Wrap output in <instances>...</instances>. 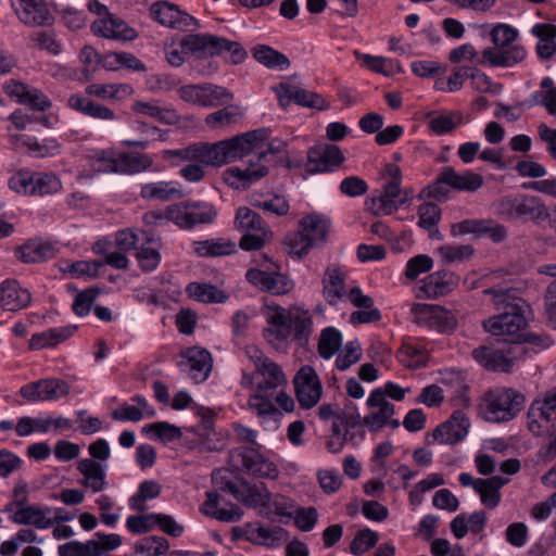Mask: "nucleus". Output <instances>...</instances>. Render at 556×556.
Segmentation results:
<instances>
[{"instance_id":"46","label":"nucleus","mask_w":556,"mask_h":556,"mask_svg":"<svg viewBox=\"0 0 556 556\" xmlns=\"http://www.w3.org/2000/svg\"><path fill=\"white\" fill-rule=\"evenodd\" d=\"M235 227L241 232H268V226L262 216L247 206H240L236 212Z\"/></svg>"},{"instance_id":"9","label":"nucleus","mask_w":556,"mask_h":556,"mask_svg":"<svg viewBox=\"0 0 556 556\" xmlns=\"http://www.w3.org/2000/svg\"><path fill=\"white\" fill-rule=\"evenodd\" d=\"M228 464L233 470L254 478L275 480L279 476L277 464L255 447L232 448L228 455Z\"/></svg>"},{"instance_id":"52","label":"nucleus","mask_w":556,"mask_h":556,"mask_svg":"<svg viewBox=\"0 0 556 556\" xmlns=\"http://www.w3.org/2000/svg\"><path fill=\"white\" fill-rule=\"evenodd\" d=\"M242 116L238 106L227 105L226 108L208 114L205 124L211 129L228 127L237 123Z\"/></svg>"},{"instance_id":"64","label":"nucleus","mask_w":556,"mask_h":556,"mask_svg":"<svg viewBox=\"0 0 556 556\" xmlns=\"http://www.w3.org/2000/svg\"><path fill=\"white\" fill-rule=\"evenodd\" d=\"M358 422H361V415L354 406L351 407V412L341 410L332 419L331 434L346 437L348 429Z\"/></svg>"},{"instance_id":"55","label":"nucleus","mask_w":556,"mask_h":556,"mask_svg":"<svg viewBox=\"0 0 556 556\" xmlns=\"http://www.w3.org/2000/svg\"><path fill=\"white\" fill-rule=\"evenodd\" d=\"M444 484V479L441 473L432 472L429 473L425 479L416 483L413 490L409 492L408 501L414 507L419 506L424 501V495L430 490L441 486Z\"/></svg>"},{"instance_id":"30","label":"nucleus","mask_w":556,"mask_h":556,"mask_svg":"<svg viewBox=\"0 0 556 556\" xmlns=\"http://www.w3.org/2000/svg\"><path fill=\"white\" fill-rule=\"evenodd\" d=\"M201 511L208 517L223 522L239 521L243 515L241 508L228 503L218 492H206V500L201 506Z\"/></svg>"},{"instance_id":"18","label":"nucleus","mask_w":556,"mask_h":556,"mask_svg":"<svg viewBox=\"0 0 556 556\" xmlns=\"http://www.w3.org/2000/svg\"><path fill=\"white\" fill-rule=\"evenodd\" d=\"M293 384L301 408L311 409L317 405L323 395V383L312 366L300 367L294 375Z\"/></svg>"},{"instance_id":"33","label":"nucleus","mask_w":556,"mask_h":556,"mask_svg":"<svg viewBox=\"0 0 556 556\" xmlns=\"http://www.w3.org/2000/svg\"><path fill=\"white\" fill-rule=\"evenodd\" d=\"M153 159L148 154L122 153L117 156L106 157V173L138 174L149 169Z\"/></svg>"},{"instance_id":"59","label":"nucleus","mask_w":556,"mask_h":556,"mask_svg":"<svg viewBox=\"0 0 556 556\" xmlns=\"http://www.w3.org/2000/svg\"><path fill=\"white\" fill-rule=\"evenodd\" d=\"M161 493V485L154 480H146L140 483L138 491L130 498V508L137 511L147 509L146 501L157 497Z\"/></svg>"},{"instance_id":"25","label":"nucleus","mask_w":556,"mask_h":556,"mask_svg":"<svg viewBox=\"0 0 556 556\" xmlns=\"http://www.w3.org/2000/svg\"><path fill=\"white\" fill-rule=\"evenodd\" d=\"M13 5L18 20L27 26H50L54 22L45 0H15Z\"/></svg>"},{"instance_id":"35","label":"nucleus","mask_w":556,"mask_h":556,"mask_svg":"<svg viewBox=\"0 0 556 556\" xmlns=\"http://www.w3.org/2000/svg\"><path fill=\"white\" fill-rule=\"evenodd\" d=\"M15 497L20 508L12 517L14 523L33 525L38 529H48L53 526V520L46 517L45 510L37 506H24L26 501L24 491L15 490Z\"/></svg>"},{"instance_id":"48","label":"nucleus","mask_w":556,"mask_h":556,"mask_svg":"<svg viewBox=\"0 0 556 556\" xmlns=\"http://www.w3.org/2000/svg\"><path fill=\"white\" fill-rule=\"evenodd\" d=\"M186 291L190 298L203 303H223L227 299L222 290L208 283L191 282Z\"/></svg>"},{"instance_id":"16","label":"nucleus","mask_w":556,"mask_h":556,"mask_svg":"<svg viewBox=\"0 0 556 556\" xmlns=\"http://www.w3.org/2000/svg\"><path fill=\"white\" fill-rule=\"evenodd\" d=\"M498 213L507 218L530 216L540 222L547 216V207L535 197L527 194L506 195L497 203Z\"/></svg>"},{"instance_id":"29","label":"nucleus","mask_w":556,"mask_h":556,"mask_svg":"<svg viewBox=\"0 0 556 556\" xmlns=\"http://www.w3.org/2000/svg\"><path fill=\"white\" fill-rule=\"evenodd\" d=\"M184 362L180 366H185L188 375L195 383L204 382L212 370L213 358L211 353L202 348L193 346L182 352Z\"/></svg>"},{"instance_id":"39","label":"nucleus","mask_w":556,"mask_h":556,"mask_svg":"<svg viewBox=\"0 0 556 556\" xmlns=\"http://www.w3.org/2000/svg\"><path fill=\"white\" fill-rule=\"evenodd\" d=\"M508 483V479L501 476H493L491 478H478L476 492L480 496V501L488 509H494L498 506L502 494L501 489Z\"/></svg>"},{"instance_id":"15","label":"nucleus","mask_w":556,"mask_h":556,"mask_svg":"<svg viewBox=\"0 0 556 556\" xmlns=\"http://www.w3.org/2000/svg\"><path fill=\"white\" fill-rule=\"evenodd\" d=\"M413 321L438 332H451L457 326L452 311L437 304L416 303L412 306Z\"/></svg>"},{"instance_id":"26","label":"nucleus","mask_w":556,"mask_h":556,"mask_svg":"<svg viewBox=\"0 0 556 556\" xmlns=\"http://www.w3.org/2000/svg\"><path fill=\"white\" fill-rule=\"evenodd\" d=\"M279 103L282 106L289 105L291 102H295L302 106L325 110L329 105L326 100L318 93L302 89L300 87L281 83L276 88Z\"/></svg>"},{"instance_id":"51","label":"nucleus","mask_w":556,"mask_h":556,"mask_svg":"<svg viewBox=\"0 0 556 556\" xmlns=\"http://www.w3.org/2000/svg\"><path fill=\"white\" fill-rule=\"evenodd\" d=\"M253 56L263 65L271 68L285 70L290 64L285 54L265 45L256 46L253 49Z\"/></svg>"},{"instance_id":"24","label":"nucleus","mask_w":556,"mask_h":556,"mask_svg":"<svg viewBox=\"0 0 556 556\" xmlns=\"http://www.w3.org/2000/svg\"><path fill=\"white\" fill-rule=\"evenodd\" d=\"M307 157L306 172L309 174L332 172L344 162L341 149L334 144L314 147Z\"/></svg>"},{"instance_id":"11","label":"nucleus","mask_w":556,"mask_h":556,"mask_svg":"<svg viewBox=\"0 0 556 556\" xmlns=\"http://www.w3.org/2000/svg\"><path fill=\"white\" fill-rule=\"evenodd\" d=\"M201 146H210V142H195L186 148L176 150H166L163 157L167 160L170 166H181L178 175L188 182L197 184L205 178V167L214 166L213 163H206L197 155Z\"/></svg>"},{"instance_id":"43","label":"nucleus","mask_w":556,"mask_h":556,"mask_svg":"<svg viewBox=\"0 0 556 556\" xmlns=\"http://www.w3.org/2000/svg\"><path fill=\"white\" fill-rule=\"evenodd\" d=\"M15 255L24 263H39L53 257L54 249L48 242L30 240L18 247Z\"/></svg>"},{"instance_id":"37","label":"nucleus","mask_w":556,"mask_h":556,"mask_svg":"<svg viewBox=\"0 0 556 556\" xmlns=\"http://www.w3.org/2000/svg\"><path fill=\"white\" fill-rule=\"evenodd\" d=\"M268 174V168L265 165L258 164L245 168L238 166L229 167L223 173L224 181L231 188H247L251 184L260 180Z\"/></svg>"},{"instance_id":"42","label":"nucleus","mask_w":556,"mask_h":556,"mask_svg":"<svg viewBox=\"0 0 556 556\" xmlns=\"http://www.w3.org/2000/svg\"><path fill=\"white\" fill-rule=\"evenodd\" d=\"M132 110L138 114L153 118L165 125L176 124L179 119L175 110L161 106L156 100L136 101L132 104Z\"/></svg>"},{"instance_id":"60","label":"nucleus","mask_w":556,"mask_h":556,"mask_svg":"<svg viewBox=\"0 0 556 556\" xmlns=\"http://www.w3.org/2000/svg\"><path fill=\"white\" fill-rule=\"evenodd\" d=\"M464 123V116L460 112L450 114H440L429 119V128L437 135H445L453 131L457 126Z\"/></svg>"},{"instance_id":"50","label":"nucleus","mask_w":556,"mask_h":556,"mask_svg":"<svg viewBox=\"0 0 556 556\" xmlns=\"http://www.w3.org/2000/svg\"><path fill=\"white\" fill-rule=\"evenodd\" d=\"M78 470L85 477V484L94 492L102 490L104 485L103 470L99 463L93 459H83L78 463Z\"/></svg>"},{"instance_id":"32","label":"nucleus","mask_w":556,"mask_h":556,"mask_svg":"<svg viewBox=\"0 0 556 556\" xmlns=\"http://www.w3.org/2000/svg\"><path fill=\"white\" fill-rule=\"evenodd\" d=\"M247 280L262 291L281 295L288 293L293 283L285 275L267 273L257 268H251L245 274Z\"/></svg>"},{"instance_id":"54","label":"nucleus","mask_w":556,"mask_h":556,"mask_svg":"<svg viewBox=\"0 0 556 556\" xmlns=\"http://www.w3.org/2000/svg\"><path fill=\"white\" fill-rule=\"evenodd\" d=\"M137 36V31L124 20L106 12V38L119 41H130Z\"/></svg>"},{"instance_id":"20","label":"nucleus","mask_w":556,"mask_h":556,"mask_svg":"<svg viewBox=\"0 0 556 556\" xmlns=\"http://www.w3.org/2000/svg\"><path fill=\"white\" fill-rule=\"evenodd\" d=\"M150 13L160 24L170 28L186 30L199 27L198 21L192 15L167 1L153 3Z\"/></svg>"},{"instance_id":"27","label":"nucleus","mask_w":556,"mask_h":556,"mask_svg":"<svg viewBox=\"0 0 556 556\" xmlns=\"http://www.w3.org/2000/svg\"><path fill=\"white\" fill-rule=\"evenodd\" d=\"M243 538L254 544L276 548L288 539L287 531L278 526H265L258 522L248 523L243 527Z\"/></svg>"},{"instance_id":"49","label":"nucleus","mask_w":556,"mask_h":556,"mask_svg":"<svg viewBox=\"0 0 556 556\" xmlns=\"http://www.w3.org/2000/svg\"><path fill=\"white\" fill-rule=\"evenodd\" d=\"M104 551V542L88 541L81 543L71 541L59 546V556H100Z\"/></svg>"},{"instance_id":"47","label":"nucleus","mask_w":556,"mask_h":556,"mask_svg":"<svg viewBox=\"0 0 556 556\" xmlns=\"http://www.w3.org/2000/svg\"><path fill=\"white\" fill-rule=\"evenodd\" d=\"M142 432L152 440H159L164 444L179 440L182 432L179 427L167 421H156L146 425Z\"/></svg>"},{"instance_id":"45","label":"nucleus","mask_w":556,"mask_h":556,"mask_svg":"<svg viewBox=\"0 0 556 556\" xmlns=\"http://www.w3.org/2000/svg\"><path fill=\"white\" fill-rule=\"evenodd\" d=\"M442 382L451 384L453 394L451 401L454 406L464 408L470 405L469 387L459 372L446 371L442 377Z\"/></svg>"},{"instance_id":"2","label":"nucleus","mask_w":556,"mask_h":556,"mask_svg":"<svg viewBox=\"0 0 556 556\" xmlns=\"http://www.w3.org/2000/svg\"><path fill=\"white\" fill-rule=\"evenodd\" d=\"M269 136L270 131L267 128L255 129L231 139L201 146L195 151L198 157L206 163H213L216 167L242 159L252 152H256L258 159H262L265 156L264 143Z\"/></svg>"},{"instance_id":"5","label":"nucleus","mask_w":556,"mask_h":556,"mask_svg":"<svg viewBox=\"0 0 556 556\" xmlns=\"http://www.w3.org/2000/svg\"><path fill=\"white\" fill-rule=\"evenodd\" d=\"M483 293L493 296V303L497 309H505V312L485 319L483 329L492 336L509 337L513 342H518V337L523 333L521 331L527 326L521 307L510 301L511 296L508 291L485 289Z\"/></svg>"},{"instance_id":"53","label":"nucleus","mask_w":556,"mask_h":556,"mask_svg":"<svg viewBox=\"0 0 556 556\" xmlns=\"http://www.w3.org/2000/svg\"><path fill=\"white\" fill-rule=\"evenodd\" d=\"M274 394L268 392L253 391L248 399V407L258 417H271L279 415L277 407L271 401Z\"/></svg>"},{"instance_id":"61","label":"nucleus","mask_w":556,"mask_h":556,"mask_svg":"<svg viewBox=\"0 0 556 556\" xmlns=\"http://www.w3.org/2000/svg\"><path fill=\"white\" fill-rule=\"evenodd\" d=\"M101 60V55L91 46H85L79 53V61L81 63V76H79L78 79H91L93 74L99 70Z\"/></svg>"},{"instance_id":"44","label":"nucleus","mask_w":556,"mask_h":556,"mask_svg":"<svg viewBox=\"0 0 556 556\" xmlns=\"http://www.w3.org/2000/svg\"><path fill=\"white\" fill-rule=\"evenodd\" d=\"M140 235L142 236L144 243H142L141 247L137 249L136 257L139 266L143 270L152 271L159 266L161 262L159 244L151 233L142 231Z\"/></svg>"},{"instance_id":"13","label":"nucleus","mask_w":556,"mask_h":556,"mask_svg":"<svg viewBox=\"0 0 556 556\" xmlns=\"http://www.w3.org/2000/svg\"><path fill=\"white\" fill-rule=\"evenodd\" d=\"M384 173L390 177V180L383 185L379 195L366 201L367 210L375 215H390L405 203V199L400 198L402 179L400 167L394 164H388Z\"/></svg>"},{"instance_id":"1","label":"nucleus","mask_w":556,"mask_h":556,"mask_svg":"<svg viewBox=\"0 0 556 556\" xmlns=\"http://www.w3.org/2000/svg\"><path fill=\"white\" fill-rule=\"evenodd\" d=\"M266 327L263 337L275 350L289 341L305 346L314 331L313 317L308 309L300 306L285 308L278 304L265 303L261 309Z\"/></svg>"},{"instance_id":"23","label":"nucleus","mask_w":556,"mask_h":556,"mask_svg":"<svg viewBox=\"0 0 556 556\" xmlns=\"http://www.w3.org/2000/svg\"><path fill=\"white\" fill-rule=\"evenodd\" d=\"M3 90L9 97L16 98L18 103L36 111L45 112L52 105L41 90L15 79L7 80L3 84Z\"/></svg>"},{"instance_id":"31","label":"nucleus","mask_w":556,"mask_h":556,"mask_svg":"<svg viewBox=\"0 0 556 556\" xmlns=\"http://www.w3.org/2000/svg\"><path fill=\"white\" fill-rule=\"evenodd\" d=\"M346 270L339 264H328L323 276V296L329 305H337L345 295Z\"/></svg>"},{"instance_id":"17","label":"nucleus","mask_w":556,"mask_h":556,"mask_svg":"<svg viewBox=\"0 0 556 556\" xmlns=\"http://www.w3.org/2000/svg\"><path fill=\"white\" fill-rule=\"evenodd\" d=\"M469 428L470 420L467 415L462 409H456L447 420L427 434L426 442L428 444L455 445L467 437Z\"/></svg>"},{"instance_id":"63","label":"nucleus","mask_w":556,"mask_h":556,"mask_svg":"<svg viewBox=\"0 0 556 556\" xmlns=\"http://www.w3.org/2000/svg\"><path fill=\"white\" fill-rule=\"evenodd\" d=\"M433 260L427 254H418L406 263L404 276L407 280H416L421 274L429 273L433 268Z\"/></svg>"},{"instance_id":"19","label":"nucleus","mask_w":556,"mask_h":556,"mask_svg":"<svg viewBox=\"0 0 556 556\" xmlns=\"http://www.w3.org/2000/svg\"><path fill=\"white\" fill-rule=\"evenodd\" d=\"M459 282L454 273L441 269L429 274L420 280L416 296L419 299H438L451 293Z\"/></svg>"},{"instance_id":"14","label":"nucleus","mask_w":556,"mask_h":556,"mask_svg":"<svg viewBox=\"0 0 556 556\" xmlns=\"http://www.w3.org/2000/svg\"><path fill=\"white\" fill-rule=\"evenodd\" d=\"M366 405L370 412L361 418V424L369 432H378L386 427L393 430L400 427V420L394 417V404L384 399L381 392L371 391L366 400Z\"/></svg>"},{"instance_id":"28","label":"nucleus","mask_w":556,"mask_h":556,"mask_svg":"<svg viewBox=\"0 0 556 556\" xmlns=\"http://www.w3.org/2000/svg\"><path fill=\"white\" fill-rule=\"evenodd\" d=\"M220 489L232 494L238 501L252 508L266 507L271 501V494L265 485H251L245 482L240 488L232 481H226L220 484Z\"/></svg>"},{"instance_id":"36","label":"nucleus","mask_w":556,"mask_h":556,"mask_svg":"<svg viewBox=\"0 0 556 556\" xmlns=\"http://www.w3.org/2000/svg\"><path fill=\"white\" fill-rule=\"evenodd\" d=\"M186 195L181 185L177 181H151L140 188V197L147 201L167 202L178 200Z\"/></svg>"},{"instance_id":"10","label":"nucleus","mask_w":556,"mask_h":556,"mask_svg":"<svg viewBox=\"0 0 556 556\" xmlns=\"http://www.w3.org/2000/svg\"><path fill=\"white\" fill-rule=\"evenodd\" d=\"M165 216L180 229H192L197 225L212 224L216 219L217 211L207 202L188 200L168 205Z\"/></svg>"},{"instance_id":"38","label":"nucleus","mask_w":556,"mask_h":556,"mask_svg":"<svg viewBox=\"0 0 556 556\" xmlns=\"http://www.w3.org/2000/svg\"><path fill=\"white\" fill-rule=\"evenodd\" d=\"M539 41L535 53L541 60H549L556 53V25L551 23H536L530 30Z\"/></svg>"},{"instance_id":"34","label":"nucleus","mask_w":556,"mask_h":556,"mask_svg":"<svg viewBox=\"0 0 556 556\" xmlns=\"http://www.w3.org/2000/svg\"><path fill=\"white\" fill-rule=\"evenodd\" d=\"M31 302V294L15 279H5L0 283V307L9 312L26 308Z\"/></svg>"},{"instance_id":"12","label":"nucleus","mask_w":556,"mask_h":556,"mask_svg":"<svg viewBox=\"0 0 556 556\" xmlns=\"http://www.w3.org/2000/svg\"><path fill=\"white\" fill-rule=\"evenodd\" d=\"M527 351L521 346L497 349L491 345H480L472 350V358L485 370L509 374L516 362L522 359Z\"/></svg>"},{"instance_id":"7","label":"nucleus","mask_w":556,"mask_h":556,"mask_svg":"<svg viewBox=\"0 0 556 556\" xmlns=\"http://www.w3.org/2000/svg\"><path fill=\"white\" fill-rule=\"evenodd\" d=\"M329 230L330 222L323 215L304 216L299 222L298 230L287 239L290 254L301 258L312 249L320 248L326 243Z\"/></svg>"},{"instance_id":"56","label":"nucleus","mask_w":556,"mask_h":556,"mask_svg":"<svg viewBox=\"0 0 556 556\" xmlns=\"http://www.w3.org/2000/svg\"><path fill=\"white\" fill-rule=\"evenodd\" d=\"M358 59L363 60L365 66L378 74H382L384 76H391L395 73L401 72V66L399 61L387 59L383 56H374L370 54H359L356 52Z\"/></svg>"},{"instance_id":"8","label":"nucleus","mask_w":556,"mask_h":556,"mask_svg":"<svg viewBox=\"0 0 556 556\" xmlns=\"http://www.w3.org/2000/svg\"><path fill=\"white\" fill-rule=\"evenodd\" d=\"M484 178L471 169L457 172L453 166L441 168L433 184L428 187V193L434 199L446 198L451 190L475 193L482 188Z\"/></svg>"},{"instance_id":"6","label":"nucleus","mask_w":556,"mask_h":556,"mask_svg":"<svg viewBox=\"0 0 556 556\" xmlns=\"http://www.w3.org/2000/svg\"><path fill=\"white\" fill-rule=\"evenodd\" d=\"M523 395L513 388L495 387L480 397L478 408L481 417L489 422H505L514 419L522 409Z\"/></svg>"},{"instance_id":"22","label":"nucleus","mask_w":556,"mask_h":556,"mask_svg":"<svg viewBox=\"0 0 556 556\" xmlns=\"http://www.w3.org/2000/svg\"><path fill=\"white\" fill-rule=\"evenodd\" d=\"M202 42L203 34H189L178 40L166 42L164 47L166 61L169 65L179 67L186 62L188 53L204 56Z\"/></svg>"},{"instance_id":"62","label":"nucleus","mask_w":556,"mask_h":556,"mask_svg":"<svg viewBox=\"0 0 556 556\" xmlns=\"http://www.w3.org/2000/svg\"><path fill=\"white\" fill-rule=\"evenodd\" d=\"M39 381L41 401H55L70 392V387L64 380L42 379Z\"/></svg>"},{"instance_id":"3","label":"nucleus","mask_w":556,"mask_h":556,"mask_svg":"<svg viewBox=\"0 0 556 556\" xmlns=\"http://www.w3.org/2000/svg\"><path fill=\"white\" fill-rule=\"evenodd\" d=\"M244 354L253 364V371H242L240 384L244 389L275 394L278 389L288 384L283 368L269 358L256 345H247Z\"/></svg>"},{"instance_id":"21","label":"nucleus","mask_w":556,"mask_h":556,"mask_svg":"<svg viewBox=\"0 0 556 556\" xmlns=\"http://www.w3.org/2000/svg\"><path fill=\"white\" fill-rule=\"evenodd\" d=\"M202 48L204 56L220 55L231 64H241L248 55L241 43L211 34H203Z\"/></svg>"},{"instance_id":"58","label":"nucleus","mask_w":556,"mask_h":556,"mask_svg":"<svg viewBox=\"0 0 556 556\" xmlns=\"http://www.w3.org/2000/svg\"><path fill=\"white\" fill-rule=\"evenodd\" d=\"M342 344L341 333L332 327L325 328L318 340V353L325 358H331L339 350Z\"/></svg>"},{"instance_id":"4","label":"nucleus","mask_w":556,"mask_h":556,"mask_svg":"<svg viewBox=\"0 0 556 556\" xmlns=\"http://www.w3.org/2000/svg\"><path fill=\"white\" fill-rule=\"evenodd\" d=\"M518 37V29L511 25L495 24L490 30L493 47L482 51L480 63L494 67H513L523 62L528 56V51L525 46L515 43Z\"/></svg>"},{"instance_id":"57","label":"nucleus","mask_w":556,"mask_h":556,"mask_svg":"<svg viewBox=\"0 0 556 556\" xmlns=\"http://www.w3.org/2000/svg\"><path fill=\"white\" fill-rule=\"evenodd\" d=\"M123 67L138 72L146 71V65L131 53L106 52V70L117 71Z\"/></svg>"},{"instance_id":"41","label":"nucleus","mask_w":556,"mask_h":556,"mask_svg":"<svg viewBox=\"0 0 556 556\" xmlns=\"http://www.w3.org/2000/svg\"><path fill=\"white\" fill-rule=\"evenodd\" d=\"M397 361L407 368H419L428 361V351L421 341L406 340L396 353Z\"/></svg>"},{"instance_id":"40","label":"nucleus","mask_w":556,"mask_h":556,"mask_svg":"<svg viewBox=\"0 0 556 556\" xmlns=\"http://www.w3.org/2000/svg\"><path fill=\"white\" fill-rule=\"evenodd\" d=\"M192 253L199 257H218L236 252V244L225 238L195 240L191 243Z\"/></svg>"}]
</instances>
